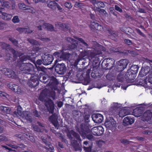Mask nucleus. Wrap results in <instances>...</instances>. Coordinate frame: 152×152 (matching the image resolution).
I'll return each mask as SVG.
<instances>
[{"instance_id": "f257e3e1", "label": "nucleus", "mask_w": 152, "mask_h": 152, "mask_svg": "<svg viewBox=\"0 0 152 152\" xmlns=\"http://www.w3.org/2000/svg\"><path fill=\"white\" fill-rule=\"evenodd\" d=\"M67 41L69 42L71 44L68 45L67 49H64V51L67 50V52L63 51L62 53L61 60H67L71 56L76 57L75 59V64L77 65L80 61L83 59L86 54V51L83 50L82 46H80L79 42L73 39L67 37L66 39Z\"/></svg>"}, {"instance_id": "f03ea898", "label": "nucleus", "mask_w": 152, "mask_h": 152, "mask_svg": "<svg viewBox=\"0 0 152 152\" xmlns=\"http://www.w3.org/2000/svg\"><path fill=\"white\" fill-rule=\"evenodd\" d=\"M106 50V48L99 43L95 42L90 53V56L93 59L92 65V68H98L99 67L100 62L104 58L102 52H104Z\"/></svg>"}, {"instance_id": "7ed1b4c3", "label": "nucleus", "mask_w": 152, "mask_h": 152, "mask_svg": "<svg viewBox=\"0 0 152 152\" xmlns=\"http://www.w3.org/2000/svg\"><path fill=\"white\" fill-rule=\"evenodd\" d=\"M56 93L55 91H50L49 89L45 88L43 90L40 94L39 99L42 102H45V105L47 107L48 111L50 113H53L54 109V104L52 100L48 99L46 101V98L49 97L53 100L55 99Z\"/></svg>"}, {"instance_id": "20e7f679", "label": "nucleus", "mask_w": 152, "mask_h": 152, "mask_svg": "<svg viewBox=\"0 0 152 152\" xmlns=\"http://www.w3.org/2000/svg\"><path fill=\"white\" fill-rule=\"evenodd\" d=\"M137 66L133 65L127 70L125 74L124 77L127 81H130L133 80L136 76V74L138 72Z\"/></svg>"}, {"instance_id": "39448f33", "label": "nucleus", "mask_w": 152, "mask_h": 152, "mask_svg": "<svg viewBox=\"0 0 152 152\" xmlns=\"http://www.w3.org/2000/svg\"><path fill=\"white\" fill-rule=\"evenodd\" d=\"M16 66L23 73L28 75H31V72L34 70L33 65L29 63L17 64Z\"/></svg>"}, {"instance_id": "423d86ee", "label": "nucleus", "mask_w": 152, "mask_h": 152, "mask_svg": "<svg viewBox=\"0 0 152 152\" xmlns=\"http://www.w3.org/2000/svg\"><path fill=\"white\" fill-rule=\"evenodd\" d=\"M91 132L90 128L87 126L81 124L79 132L82 136H86L88 139L91 140L94 138V136L91 134H88V133Z\"/></svg>"}, {"instance_id": "0eeeda50", "label": "nucleus", "mask_w": 152, "mask_h": 152, "mask_svg": "<svg viewBox=\"0 0 152 152\" xmlns=\"http://www.w3.org/2000/svg\"><path fill=\"white\" fill-rule=\"evenodd\" d=\"M115 60L114 59L107 58L103 61L102 66L104 65V69L106 70H110L112 69L114 65Z\"/></svg>"}, {"instance_id": "6e6552de", "label": "nucleus", "mask_w": 152, "mask_h": 152, "mask_svg": "<svg viewBox=\"0 0 152 152\" xmlns=\"http://www.w3.org/2000/svg\"><path fill=\"white\" fill-rule=\"evenodd\" d=\"M104 124L107 128L112 131H114L116 129V121L112 118L106 119Z\"/></svg>"}, {"instance_id": "1a4fd4ad", "label": "nucleus", "mask_w": 152, "mask_h": 152, "mask_svg": "<svg viewBox=\"0 0 152 152\" xmlns=\"http://www.w3.org/2000/svg\"><path fill=\"white\" fill-rule=\"evenodd\" d=\"M41 58L43 61V64L45 66L49 65L52 63L54 59L53 56L49 54H44Z\"/></svg>"}, {"instance_id": "9d476101", "label": "nucleus", "mask_w": 152, "mask_h": 152, "mask_svg": "<svg viewBox=\"0 0 152 152\" xmlns=\"http://www.w3.org/2000/svg\"><path fill=\"white\" fill-rule=\"evenodd\" d=\"M66 134L67 137L69 139H72V135L77 139V140L75 141L74 142V144L77 142H79V143H80L81 142V139L80 138V136L79 134L75 132V131L73 130H68L66 132Z\"/></svg>"}, {"instance_id": "9b49d317", "label": "nucleus", "mask_w": 152, "mask_h": 152, "mask_svg": "<svg viewBox=\"0 0 152 152\" xmlns=\"http://www.w3.org/2000/svg\"><path fill=\"white\" fill-rule=\"evenodd\" d=\"M66 67L64 63L58 64L55 67V72L59 75H63L65 73Z\"/></svg>"}, {"instance_id": "f8f14e48", "label": "nucleus", "mask_w": 152, "mask_h": 152, "mask_svg": "<svg viewBox=\"0 0 152 152\" xmlns=\"http://www.w3.org/2000/svg\"><path fill=\"white\" fill-rule=\"evenodd\" d=\"M30 75V79L28 80L27 84L30 87L34 88L38 86L39 84L38 78L37 76H32L31 75Z\"/></svg>"}, {"instance_id": "ddd939ff", "label": "nucleus", "mask_w": 152, "mask_h": 152, "mask_svg": "<svg viewBox=\"0 0 152 152\" xmlns=\"http://www.w3.org/2000/svg\"><path fill=\"white\" fill-rule=\"evenodd\" d=\"M128 63V61L126 59L119 61L118 63V65H117V71L120 72L123 71L126 67Z\"/></svg>"}, {"instance_id": "4468645a", "label": "nucleus", "mask_w": 152, "mask_h": 152, "mask_svg": "<svg viewBox=\"0 0 152 152\" xmlns=\"http://www.w3.org/2000/svg\"><path fill=\"white\" fill-rule=\"evenodd\" d=\"M91 131L92 134L95 135L100 136L104 133V130L102 126H99L92 128Z\"/></svg>"}, {"instance_id": "2eb2a0df", "label": "nucleus", "mask_w": 152, "mask_h": 152, "mask_svg": "<svg viewBox=\"0 0 152 152\" xmlns=\"http://www.w3.org/2000/svg\"><path fill=\"white\" fill-rule=\"evenodd\" d=\"M58 115L55 113H53L49 118V121L57 129L59 127V124L58 121Z\"/></svg>"}, {"instance_id": "dca6fc26", "label": "nucleus", "mask_w": 152, "mask_h": 152, "mask_svg": "<svg viewBox=\"0 0 152 152\" xmlns=\"http://www.w3.org/2000/svg\"><path fill=\"white\" fill-rule=\"evenodd\" d=\"M152 118V111L151 110H146L142 114L141 120L144 121L148 122L151 120Z\"/></svg>"}, {"instance_id": "f3484780", "label": "nucleus", "mask_w": 152, "mask_h": 152, "mask_svg": "<svg viewBox=\"0 0 152 152\" xmlns=\"http://www.w3.org/2000/svg\"><path fill=\"white\" fill-rule=\"evenodd\" d=\"M4 11H5L4 8H0V18L6 20H10L12 18V15L5 13L4 12Z\"/></svg>"}, {"instance_id": "a211bd4d", "label": "nucleus", "mask_w": 152, "mask_h": 152, "mask_svg": "<svg viewBox=\"0 0 152 152\" xmlns=\"http://www.w3.org/2000/svg\"><path fill=\"white\" fill-rule=\"evenodd\" d=\"M42 138V140L43 142L45 144L46 146H45V148L47 152H54V150L53 146L51 144L50 142L48 141L47 138L45 139L44 138Z\"/></svg>"}, {"instance_id": "6ab92c4d", "label": "nucleus", "mask_w": 152, "mask_h": 152, "mask_svg": "<svg viewBox=\"0 0 152 152\" xmlns=\"http://www.w3.org/2000/svg\"><path fill=\"white\" fill-rule=\"evenodd\" d=\"M91 117L93 120L96 123H100L104 120L103 115L99 113H94L92 114Z\"/></svg>"}, {"instance_id": "aec40b11", "label": "nucleus", "mask_w": 152, "mask_h": 152, "mask_svg": "<svg viewBox=\"0 0 152 152\" xmlns=\"http://www.w3.org/2000/svg\"><path fill=\"white\" fill-rule=\"evenodd\" d=\"M4 74L9 78L15 79L17 78L18 76L15 74V72L10 69H5Z\"/></svg>"}, {"instance_id": "412c9836", "label": "nucleus", "mask_w": 152, "mask_h": 152, "mask_svg": "<svg viewBox=\"0 0 152 152\" xmlns=\"http://www.w3.org/2000/svg\"><path fill=\"white\" fill-rule=\"evenodd\" d=\"M90 27L92 31H102L103 28L101 25L95 21L91 22Z\"/></svg>"}, {"instance_id": "4be33fe9", "label": "nucleus", "mask_w": 152, "mask_h": 152, "mask_svg": "<svg viewBox=\"0 0 152 152\" xmlns=\"http://www.w3.org/2000/svg\"><path fill=\"white\" fill-rule=\"evenodd\" d=\"M143 113V108L142 107H137L133 110L132 115L137 117L142 115Z\"/></svg>"}, {"instance_id": "5701e85b", "label": "nucleus", "mask_w": 152, "mask_h": 152, "mask_svg": "<svg viewBox=\"0 0 152 152\" xmlns=\"http://www.w3.org/2000/svg\"><path fill=\"white\" fill-rule=\"evenodd\" d=\"M0 46L3 49L7 51H10L11 52L15 53V50L10 47V45L3 42H0Z\"/></svg>"}, {"instance_id": "b1692460", "label": "nucleus", "mask_w": 152, "mask_h": 152, "mask_svg": "<svg viewBox=\"0 0 152 152\" xmlns=\"http://www.w3.org/2000/svg\"><path fill=\"white\" fill-rule=\"evenodd\" d=\"M92 71L91 76L94 78H99L102 75L99 72L100 70L98 68H92Z\"/></svg>"}, {"instance_id": "393cba45", "label": "nucleus", "mask_w": 152, "mask_h": 152, "mask_svg": "<svg viewBox=\"0 0 152 152\" xmlns=\"http://www.w3.org/2000/svg\"><path fill=\"white\" fill-rule=\"evenodd\" d=\"M49 80L48 83V85L51 86L53 87H55L57 86L58 84V82L57 79L53 76L49 77L48 79Z\"/></svg>"}, {"instance_id": "a878e982", "label": "nucleus", "mask_w": 152, "mask_h": 152, "mask_svg": "<svg viewBox=\"0 0 152 152\" xmlns=\"http://www.w3.org/2000/svg\"><path fill=\"white\" fill-rule=\"evenodd\" d=\"M134 121V118L131 116H128L124 118L123 122L125 126L132 124Z\"/></svg>"}, {"instance_id": "bb28decb", "label": "nucleus", "mask_w": 152, "mask_h": 152, "mask_svg": "<svg viewBox=\"0 0 152 152\" xmlns=\"http://www.w3.org/2000/svg\"><path fill=\"white\" fill-rule=\"evenodd\" d=\"M9 88L10 89L15 93L16 94H20L21 93L22 91L20 87L18 85L15 84H10Z\"/></svg>"}, {"instance_id": "cd10ccee", "label": "nucleus", "mask_w": 152, "mask_h": 152, "mask_svg": "<svg viewBox=\"0 0 152 152\" xmlns=\"http://www.w3.org/2000/svg\"><path fill=\"white\" fill-rule=\"evenodd\" d=\"M55 25L57 27V26H58L59 27L58 28L62 29L64 31L68 30L69 28V26H68L67 25L62 23L59 22H56Z\"/></svg>"}, {"instance_id": "c85d7f7f", "label": "nucleus", "mask_w": 152, "mask_h": 152, "mask_svg": "<svg viewBox=\"0 0 152 152\" xmlns=\"http://www.w3.org/2000/svg\"><path fill=\"white\" fill-rule=\"evenodd\" d=\"M32 59L30 56L27 55H24L21 56L19 59H18L17 61V64L25 63L23 62L27 60H31Z\"/></svg>"}, {"instance_id": "c756f323", "label": "nucleus", "mask_w": 152, "mask_h": 152, "mask_svg": "<svg viewBox=\"0 0 152 152\" xmlns=\"http://www.w3.org/2000/svg\"><path fill=\"white\" fill-rule=\"evenodd\" d=\"M150 69L148 67H146L145 68L142 69L139 72L138 76L139 77H142L145 76L150 72Z\"/></svg>"}, {"instance_id": "7c9ffc66", "label": "nucleus", "mask_w": 152, "mask_h": 152, "mask_svg": "<svg viewBox=\"0 0 152 152\" xmlns=\"http://www.w3.org/2000/svg\"><path fill=\"white\" fill-rule=\"evenodd\" d=\"M46 75L44 73L40 72L39 74L40 80L42 81L43 83H48V81L49 80H48L49 77L46 76Z\"/></svg>"}, {"instance_id": "2f4dec72", "label": "nucleus", "mask_w": 152, "mask_h": 152, "mask_svg": "<svg viewBox=\"0 0 152 152\" xmlns=\"http://www.w3.org/2000/svg\"><path fill=\"white\" fill-rule=\"evenodd\" d=\"M22 117L23 119L26 120L27 121L30 122H32V118L29 115V113L28 111H23L22 113Z\"/></svg>"}, {"instance_id": "473e14b6", "label": "nucleus", "mask_w": 152, "mask_h": 152, "mask_svg": "<svg viewBox=\"0 0 152 152\" xmlns=\"http://www.w3.org/2000/svg\"><path fill=\"white\" fill-rule=\"evenodd\" d=\"M129 110L125 109H122L118 111V115H119L120 117L123 118L125 116L129 115Z\"/></svg>"}, {"instance_id": "72a5a7b5", "label": "nucleus", "mask_w": 152, "mask_h": 152, "mask_svg": "<svg viewBox=\"0 0 152 152\" xmlns=\"http://www.w3.org/2000/svg\"><path fill=\"white\" fill-rule=\"evenodd\" d=\"M17 31L20 33L24 32L26 33H31L33 32L32 30H31L28 28H18L17 29Z\"/></svg>"}, {"instance_id": "f704fd0d", "label": "nucleus", "mask_w": 152, "mask_h": 152, "mask_svg": "<svg viewBox=\"0 0 152 152\" xmlns=\"http://www.w3.org/2000/svg\"><path fill=\"white\" fill-rule=\"evenodd\" d=\"M0 6L7 9H10L11 6L9 2L4 0H0Z\"/></svg>"}, {"instance_id": "c9c22d12", "label": "nucleus", "mask_w": 152, "mask_h": 152, "mask_svg": "<svg viewBox=\"0 0 152 152\" xmlns=\"http://www.w3.org/2000/svg\"><path fill=\"white\" fill-rule=\"evenodd\" d=\"M42 25L45 27V28L47 29L48 31H54V27L51 24L45 23L43 24Z\"/></svg>"}, {"instance_id": "e433bc0d", "label": "nucleus", "mask_w": 152, "mask_h": 152, "mask_svg": "<svg viewBox=\"0 0 152 152\" xmlns=\"http://www.w3.org/2000/svg\"><path fill=\"white\" fill-rule=\"evenodd\" d=\"M118 109L110 107L109 110V113L110 115L115 116L118 115Z\"/></svg>"}, {"instance_id": "4c0bfd02", "label": "nucleus", "mask_w": 152, "mask_h": 152, "mask_svg": "<svg viewBox=\"0 0 152 152\" xmlns=\"http://www.w3.org/2000/svg\"><path fill=\"white\" fill-rule=\"evenodd\" d=\"M57 3L55 1H50L48 4V7L53 10H55L56 9V6H57Z\"/></svg>"}, {"instance_id": "58836bf2", "label": "nucleus", "mask_w": 152, "mask_h": 152, "mask_svg": "<svg viewBox=\"0 0 152 152\" xmlns=\"http://www.w3.org/2000/svg\"><path fill=\"white\" fill-rule=\"evenodd\" d=\"M11 53L13 54V57L14 59V61L16 60V59H17L18 57L20 58L24 54L23 53L16 51L15 50V53Z\"/></svg>"}, {"instance_id": "ea45409f", "label": "nucleus", "mask_w": 152, "mask_h": 152, "mask_svg": "<svg viewBox=\"0 0 152 152\" xmlns=\"http://www.w3.org/2000/svg\"><path fill=\"white\" fill-rule=\"evenodd\" d=\"M56 135L61 140L62 142H64L65 143L67 142V140L65 138V136L63 135L62 133H58Z\"/></svg>"}, {"instance_id": "a19ab883", "label": "nucleus", "mask_w": 152, "mask_h": 152, "mask_svg": "<svg viewBox=\"0 0 152 152\" xmlns=\"http://www.w3.org/2000/svg\"><path fill=\"white\" fill-rule=\"evenodd\" d=\"M8 39L14 45L17 47L18 46V41L17 40L12 37L9 38Z\"/></svg>"}, {"instance_id": "79ce46f5", "label": "nucleus", "mask_w": 152, "mask_h": 152, "mask_svg": "<svg viewBox=\"0 0 152 152\" xmlns=\"http://www.w3.org/2000/svg\"><path fill=\"white\" fill-rule=\"evenodd\" d=\"M147 77L144 79H142L139 81V83L142 86H146L147 85Z\"/></svg>"}, {"instance_id": "37998d69", "label": "nucleus", "mask_w": 152, "mask_h": 152, "mask_svg": "<svg viewBox=\"0 0 152 152\" xmlns=\"http://www.w3.org/2000/svg\"><path fill=\"white\" fill-rule=\"evenodd\" d=\"M62 52H59L57 51L55 52L53 54V55L57 59L59 60H61V57L62 56Z\"/></svg>"}, {"instance_id": "c03bdc74", "label": "nucleus", "mask_w": 152, "mask_h": 152, "mask_svg": "<svg viewBox=\"0 0 152 152\" xmlns=\"http://www.w3.org/2000/svg\"><path fill=\"white\" fill-rule=\"evenodd\" d=\"M0 108L3 111L7 113H10L11 109L8 107L1 106Z\"/></svg>"}, {"instance_id": "a18cd8bd", "label": "nucleus", "mask_w": 152, "mask_h": 152, "mask_svg": "<svg viewBox=\"0 0 152 152\" xmlns=\"http://www.w3.org/2000/svg\"><path fill=\"white\" fill-rule=\"evenodd\" d=\"M25 10H27V12L31 13H34L35 12V10L34 9L31 7H27L26 8V9H25Z\"/></svg>"}, {"instance_id": "49530a36", "label": "nucleus", "mask_w": 152, "mask_h": 152, "mask_svg": "<svg viewBox=\"0 0 152 152\" xmlns=\"http://www.w3.org/2000/svg\"><path fill=\"white\" fill-rule=\"evenodd\" d=\"M117 79L118 81L122 82L124 80V78L122 74L120 73L118 75Z\"/></svg>"}, {"instance_id": "de8ad7c7", "label": "nucleus", "mask_w": 152, "mask_h": 152, "mask_svg": "<svg viewBox=\"0 0 152 152\" xmlns=\"http://www.w3.org/2000/svg\"><path fill=\"white\" fill-rule=\"evenodd\" d=\"M90 82V77L87 76L86 77L84 78V81L83 82V85H87Z\"/></svg>"}, {"instance_id": "09e8293b", "label": "nucleus", "mask_w": 152, "mask_h": 152, "mask_svg": "<svg viewBox=\"0 0 152 152\" xmlns=\"http://www.w3.org/2000/svg\"><path fill=\"white\" fill-rule=\"evenodd\" d=\"M36 69H37V71H38V72H43V73H44L45 72L46 69L45 68V67H44L43 66H36Z\"/></svg>"}, {"instance_id": "8fccbe9b", "label": "nucleus", "mask_w": 152, "mask_h": 152, "mask_svg": "<svg viewBox=\"0 0 152 152\" xmlns=\"http://www.w3.org/2000/svg\"><path fill=\"white\" fill-rule=\"evenodd\" d=\"M33 129H34V131L38 132H42V130L41 129V128L37 125H33Z\"/></svg>"}, {"instance_id": "3c124183", "label": "nucleus", "mask_w": 152, "mask_h": 152, "mask_svg": "<svg viewBox=\"0 0 152 152\" xmlns=\"http://www.w3.org/2000/svg\"><path fill=\"white\" fill-rule=\"evenodd\" d=\"M18 7L21 9L25 10L28 6H26L24 4L22 3H19L18 4Z\"/></svg>"}, {"instance_id": "603ef678", "label": "nucleus", "mask_w": 152, "mask_h": 152, "mask_svg": "<svg viewBox=\"0 0 152 152\" xmlns=\"http://www.w3.org/2000/svg\"><path fill=\"white\" fill-rule=\"evenodd\" d=\"M14 113L17 115H21V109L20 107H18L17 111H15Z\"/></svg>"}, {"instance_id": "864d4df0", "label": "nucleus", "mask_w": 152, "mask_h": 152, "mask_svg": "<svg viewBox=\"0 0 152 152\" xmlns=\"http://www.w3.org/2000/svg\"><path fill=\"white\" fill-rule=\"evenodd\" d=\"M96 10L100 13H103L104 15L107 13V12L104 9H102L99 7H96Z\"/></svg>"}, {"instance_id": "5fc2aeb1", "label": "nucleus", "mask_w": 152, "mask_h": 152, "mask_svg": "<svg viewBox=\"0 0 152 152\" xmlns=\"http://www.w3.org/2000/svg\"><path fill=\"white\" fill-rule=\"evenodd\" d=\"M120 107V104L114 102L112 106L110 107L113 108L118 109Z\"/></svg>"}, {"instance_id": "6e6d98bb", "label": "nucleus", "mask_w": 152, "mask_h": 152, "mask_svg": "<svg viewBox=\"0 0 152 152\" xmlns=\"http://www.w3.org/2000/svg\"><path fill=\"white\" fill-rule=\"evenodd\" d=\"M118 35L116 33L110 34V38L115 41H116L117 39Z\"/></svg>"}, {"instance_id": "4d7b16f0", "label": "nucleus", "mask_w": 152, "mask_h": 152, "mask_svg": "<svg viewBox=\"0 0 152 152\" xmlns=\"http://www.w3.org/2000/svg\"><path fill=\"white\" fill-rule=\"evenodd\" d=\"M77 39L78 41L81 42L83 45L86 47V48H88V44L87 43L85 42L84 40H83V39L82 38H78Z\"/></svg>"}, {"instance_id": "13d9d810", "label": "nucleus", "mask_w": 152, "mask_h": 152, "mask_svg": "<svg viewBox=\"0 0 152 152\" xmlns=\"http://www.w3.org/2000/svg\"><path fill=\"white\" fill-rule=\"evenodd\" d=\"M28 41L31 44L33 45H36L37 44V41L34 39H28Z\"/></svg>"}, {"instance_id": "bf43d9fd", "label": "nucleus", "mask_w": 152, "mask_h": 152, "mask_svg": "<svg viewBox=\"0 0 152 152\" xmlns=\"http://www.w3.org/2000/svg\"><path fill=\"white\" fill-rule=\"evenodd\" d=\"M12 21L14 23H17L19 22L20 20L18 16H15L13 17Z\"/></svg>"}, {"instance_id": "052dcab7", "label": "nucleus", "mask_w": 152, "mask_h": 152, "mask_svg": "<svg viewBox=\"0 0 152 152\" xmlns=\"http://www.w3.org/2000/svg\"><path fill=\"white\" fill-rule=\"evenodd\" d=\"M96 4L98 5L99 8H104L105 7V5L104 3L102 1H97Z\"/></svg>"}, {"instance_id": "680f3d73", "label": "nucleus", "mask_w": 152, "mask_h": 152, "mask_svg": "<svg viewBox=\"0 0 152 152\" xmlns=\"http://www.w3.org/2000/svg\"><path fill=\"white\" fill-rule=\"evenodd\" d=\"M64 5L66 8L70 9L72 7V6L71 3L69 2H66L65 3Z\"/></svg>"}, {"instance_id": "e2e57ef3", "label": "nucleus", "mask_w": 152, "mask_h": 152, "mask_svg": "<svg viewBox=\"0 0 152 152\" xmlns=\"http://www.w3.org/2000/svg\"><path fill=\"white\" fill-rule=\"evenodd\" d=\"M109 51L110 53H113L117 52L118 51L116 48L112 47L110 48Z\"/></svg>"}, {"instance_id": "0e129e2a", "label": "nucleus", "mask_w": 152, "mask_h": 152, "mask_svg": "<svg viewBox=\"0 0 152 152\" xmlns=\"http://www.w3.org/2000/svg\"><path fill=\"white\" fill-rule=\"evenodd\" d=\"M115 10L119 12H120L121 13L122 12V9L117 5H115Z\"/></svg>"}, {"instance_id": "69168bd1", "label": "nucleus", "mask_w": 152, "mask_h": 152, "mask_svg": "<svg viewBox=\"0 0 152 152\" xmlns=\"http://www.w3.org/2000/svg\"><path fill=\"white\" fill-rule=\"evenodd\" d=\"M124 42L125 44L128 45H131L132 44V41L129 39H124Z\"/></svg>"}, {"instance_id": "338daca9", "label": "nucleus", "mask_w": 152, "mask_h": 152, "mask_svg": "<svg viewBox=\"0 0 152 152\" xmlns=\"http://www.w3.org/2000/svg\"><path fill=\"white\" fill-rule=\"evenodd\" d=\"M90 117V115L89 114H85L84 115V120L86 122H88Z\"/></svg>"}, {"instance_id": "774afa93", "label": "nucleus", "mask_w": 152, "mask_h": 152, "mask_svg": "<svg viewBox=\"0 0 152 152\" xmlns=\"http://www.w3.org/2000/svg\"><path fill=\"white\" fill-rule=\"evenodd\" d=\"M152 133V132L149 129H147L142 131V134H150Z\"/></svg>"}]
</instances>
